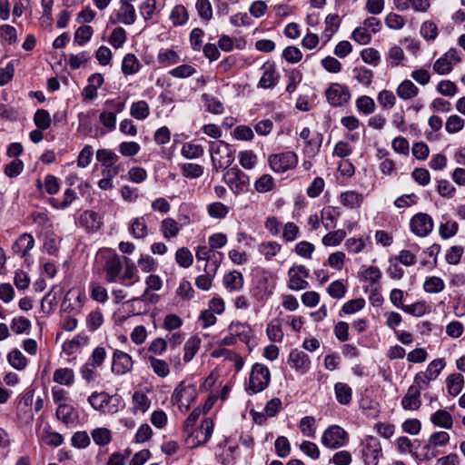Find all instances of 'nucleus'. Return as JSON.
Instances as JSON below:
<instances>
[{"label":"nucleus","instance_id":"28","mask_svg":"<svg viewBox=\"0 0 465 465\" xmlns=\"http://www.w3.org/2000/svg\"><path fill=\"white\" fill-rule=\"evenodd\" d=\"M282 250V245L274 241L262 242L258 245V252L268 261L276 256Z\"/></svg>","mask_w":465,"mask_h":465},{"label":"nucleus","instance_id":"24","mask_svg":"<svg viewBox=\"0 0 465 465\" xmlns=\"http://www.w3.org/2000/svg\"><path fill=\"white\" fill-rule=\"evenodd\" d=\"M229 332H232L235 338H239L242 341L249 344L252 337V330L248 324L241 322H232L228 327Z\"/></svg>","mask_w":465,"mask_h":465},{"label":"nucleus","instance_id":"38","mask_svg":"<svg viewBox=\"0 0 465 465\" xmlns=\"http://www.w3.org/2000/svg\"><path fill=\"white\" fill-rule=\"evenodd\" d=\"M289 282L288 287L293 291H301L304 290L309 286V282L301 275H298V272H295V269H289L288 271Z\"/></svg>","mask_w":465,"mask_h":465},{"label":"nucleus","instance_id":"10","mask_svg":"<svg viewBox=\"0 0 465 465\" xmlns=\"http://www.w3.org/2000/svg\"><path fill=\"white\" fill-rule=\"evenodd\" d=\"M433 225L432 218L424 213L415 214L410 222L411 232L419 237L427 236L432 231Z\"/></svg>","mask_w":465,"mask_h":465},{"label":"nucleus","instance_id":"7","mask_svg":"<svg viewBox=\"0 0 465 465\" xmlns=\"http://www.w3.org/2000/svg\"><path fill=\"white\" fill-rule=\"evenodd\" d=\"M226 183L235 194H240L248 190L249 176L238 167L229 169L223 176Z\"/></svg>","mask_w":465,"mask_h":465},{"label":"nucleus","instance_id":"52","mask_svg":"<svg viewBox=\"0 0 465 465\" xmlns=\"http://www.w3.org/2000/svg\"><path fill=\"white\" fill-rule=\"evenodd\" d=\"M341 201L345 206L350 208H356L359 207L361 203L362 196L354 191H349L341 193Z\"/></svg>","mask_w":465,"mask_h":465},{"label":"nucleus","instance_id":"13","mask_svg":"<svg viewBox=\"0 0 465 465\" xmlns=\"http://www.w3.org/2000/svg\"><path fill=\"white\" fill-rule=\"evenodd\" d=\"M103 269L105 272V281L107 282H118L123 270L120 256L116 253L106 256Z\"/></svg>","mask_w":465,"mask_h":465},{"label":"nucleus","instance_id":"62","mask_svg":"<svg viewBox=\"0 0 465 465\" xmlns=\"http://www.w3.org/2000/svg\"><path fill=\"white\" fill-rule=\"evenodd\" d=\"M202 97L210 113L214 114H221L223 113V105L217 98L207 94H203Z\"/></svg>","mask_w":465,"mask_h":465},{"label":"nucleus","instance_id":"21","mask_svg":"<svg viewBox=\"0 0 465 465\" xmlns=\"http://www.w3.org/2000/svg\"><path fill=\"white\" fill-rule=\"evenodd\" d=\"M401 406L408 411H417L421 406L420 392L414 385L408 388L407 393L401 400Z\"/></svg>","mask_w":465,"mask_h":465},{"label":"nucleus","instance_id":"31","mask_svg":"<svg viewBox=\"0 0 465 465\" xmlns=\"http://www.w3.org/2000/svg\"><path fill=\"white\" fill-rule=\"evenodd\" d=\"M9 364L17 371H23L28 364V360L18 349H14L7 354Z\"/></svg>","mask_w":465,"mask_h":465},{"label":"nucleus","instance_id":"29","mask_svg":"<svg viewBox=\"0 0 465 465\" xmlns=\"http://www.w3.org/2000/svg\"><path fill=\"white\" fill-rule=\"evenodd\" d=\"M334 392L336 400L340 404L348 405L351 402L352 390L347 383H336L334 386Z\"/></svg>","mask_w":465,"mask_h":465},{"label":"nucleus","instance_id":"9","mask_svg":"<svg viewBox=\"0 0 465 465\" xmlns=\"http://www.w3.org/2000/svg\"><path fill=\"white\" fill-rule=\"evenodd\" d=\"M328 103L333 106H342L351 99V92L348 86L338 83H332L325 91Z\"/></svg>","mask_w":465,"mask_h":465},{"label":"nucleus","instance_id":"25","mask_svg":"<svg viewBox=\"0 0 465 465\" xmlns=\"http://www.w3.org/2000/svg\"><path fill=\"white\" fill-rule=\"evenodd\" d=\"M430 421L434 426L444 429H450L453 424L451 414L445 410H439L432 413L430 416Z\"/></svg>","mask_w":465,"mask_h":465},{"label":"nucleus","instance_id":"20","mask_svg":"<svg viewBox=\"0 0 465 465\" xmlns=\"http://www.w3.org/2000/svg\"><path fill=\"white\" fill-rule=\"evenodd\" d=\"M34 246V237L30 233H23L14 242L12 251L14 253L20 254L22 258H25Z\"/></svg>","mask_w":465,"mask_h":465},{"label":"nucleus","instance_id":"46","mask_svg":"<svg viewBox=\"0 0 465 465\" xmlns=\"http://www.w3.org/2000/svg\"><path fill=\"white\" fill-rule=\"evenodd\" d=\"M134 412L140 411L145 412L151 406V401L143 391H137L133 395Z\"/></svg>","mask_w":465,"mask_h":465},{"label":"nucleus","instance_id":"50","mask_svg":"<svg viewBox=\"0 0 465 465\" xmlns=\"http://www.w3.org/2000/svg\"><path fill=\"white\" fill-rule=\"evenodd\" d=\"M366 302L363 298H357L353 300H350L346 302L341 310L340 316H341L342 313L344 314H352L355 313L361 309L364 308Z\"/></svg>","mask_w":465,"mask_h":465},{"label":"nucleus","instance_id":"8","mask_svg":"<svg viewBox=\"0 0 465 465\" xmlns=\"http://www.w3.org/2000/svg\"><path fill=\"white\" fill-rule=\"evenodd\" d=\"M268 162L274 172L284 173L297 165L298 156L294 152L288 151L270 155Z\"/></svg>","mask_w":465,"mask_h":465},{"label":"nucleus","instance_id":"19","mask_svg":"<svg viewBox=\"0 0 465 465\" xmlns=\"http://www.w3.org/2000/svg\"><path fill=\"white\" fill-rule=\"evenodd\" d=\"M219 267V261H213V267L208 268L207 264H204L203 271L204 274L199 275L195 279V285L198 289L203 291H208L212 287L213 278L216 274V271Z\"/></svg>","mask_w":465,"mask_h":465},{"label":"nucleus","instance_id":"33","mask_svg":"<svg viewBox=\"0 0 465 465\" xmlns=\"http://www.w3.org/2000/svg\"><path fill=\"white\" fill-rule=\"evenodd\" d=\"M397 94L403 100H409L417 96L419 93L418 87L410 80H404L398 86Z\"/></svg>","mask_w":465,"mask_h":465},{"label":"nucleus","instance_id":"16","mask_svg":"<svg viewBox=\"0 0 465 465\" xmlns=\"http://www.w3.org/2000/svg\"><path fill=\"white\" fill-rule=\"evenodd\" d=\"M133 368L132 357L126 352L115 351L113 357L112 371L117 375H123Z\"/></svg>","mask_w":465,"mask_h":465},{"label":"nucleus","instance_id":"57","mask_svg":"<svg viewBox=\"0 0 465 465\" xmlns=\"http://www.w3.org/2000/svg\"><path fill=\"white\" fill-rule=\"evenodd\" d=\"M126 41V32L123 27L114 28L108 39V42L116 49L123 46Z\"/></svg>","mask_w":465,"mask_h":465},{"label":"nucleus","instance_id":"56","mask_svg":"<svg viewBox=\"0 0 465 465\" xmlns=\"http://www.w3.org/2000/svg\"><path fill=\"white\" fill-rule=\"evenodd\" d=\"M346 236L344 230H337L331 232L323 236L322 243L325 246H336L339 245Z\"/></svg>","mask_w":465,"mask_h":465},{"label":"nucleus","instance_id":"64","mask_svg":"<svg viewBox=\"0 0 465 465\" xmlns=\"http://www.w3.org/2000/svg\"><path fill=\"white\" fill-rule=\"evenodd\" d=\"M157 59L158 63L164 66L177 64L180 61L178 54L173 49H167L163 52H160Z\"/></svg>","mask_w":465,"mask_h":465},{"label":"nucleus","instance_id":"54","mask_svg":"<svg viewBox=\"0 0 465 465\" xmlns=\"http://www.w3.org/2000/svg\"><path fill=\"white\" fill-rule=\"evenodd\" d=\"M354 78L361 84L369 86L373 78V73L371 70L366 67H355L353 69Z\"/></svg>","mask_w":465,"mask_h":465},{"label":"nucleus","instance_id":"3","mask_svg":"<svg viewBox=\"0 0 465 465\" xmlns=\"http://www.w3.org/2000/svg\"><path fill=\"white\" fill-rule=\"evenodd\" d=\"M213 420H203L198 429L185 431L187 434L184 439L185 445L190 449H194L200 445L205 444L213 434Z\"/></svg>","mask_w":465,"mask_h":465},{"label":"nucleus","instance_id":"39","mask_svg":"<svg viewBox=\"0 0 465 465\" xmlns=\"http://www.w3.org/2000/svg\"><path fill=\"white\" fill-rule=\"evenodd\" d=\"M130 233L136 239H143L148 234V228L143 217L133 220L130 226Z\"/></svg>","mask_w":465,"mask_h":465},{"label":"nucleus","instance_id":"1","mask_svg":"<svg viewBox=\"0 0 465 465\" xmlns=\"http://www.w3.org/2000/svg\"><path fill=\"white\" fill-rule=\"evenodd\" d=\"M88 401L94 410L104 414L116 413L124 407L121 395L116 393L109 395L105 391L92 393L88 398Z\"/></svg>","mask_w":465,"mask_h":465},{"label":"nucleus","instance_id":"49","mask_svg":"<svg viewBox=\"0 0 465 465\" xmlns=\"http://www.w3.org/2000/svg\"><path fill=\"white\" fill-rule=\"evenodd\" d=\"M176 262L183 268H189L193 262V256L186 247L179 248L175 253Z\"/></svg>","mask_w":465,"mask_h":465},{"label":"nucleus","instance_id":"40","mask_svg":"<svg viewBox=\"0 0 465 465\" xmlns=\"http://www.w3.org/2000/svg\"><path fill=\"white\" fill-rule=\"evenodd\" d=\"M266 333L270 341L273 342H281L283 339V331L281 322L278 319L270 322L266 328Z\"/></svg>","mask_w":465,"mask_h":465},{"label":"nucleus","instance_id":"22","mask_svg":"<svg viewBox=\"0 0 465 465\" xmlns=\"http://www.w3.org/2000/svg\"><path fill=\"white\" fill-rule=\"evenodd\" d=\"M450 441V435L446 431H437L430 435L429 439L430 444L425 445L422 450L425 451L422 455L424 459L430 460L433 457H435V453L431 452L430 454V446H444Z\"/></svg>","mask_w":465,"mask_h":465},{"label":"nucleus","instance_id":"6","mask_svg":"<svg viewBox=\"0 0 465 465\" xmlns=\"http://www.w3.org/2000/svg\"><path fill=\"white\" fill-rule=\"evenodd\" d=\"M349 440V434L338 425H331L324 430L322 436V443L329 449L343 447Z\"/></svg>","mask_w":465,"mask_h":465},{"label":"nucleus","instance_id":"27","mask_svg":"<svg viewBox=\"0 0 465 465\" xmlns=\"http://www.w3.org/2000/svg\"><path fill=\"white\" fill-rule=\"evenodd\" d=\"M447 390L451 396L460 393L464 385V377L460 373H452L446 379Z\"/></svg>","mask_w":465,"mask_h":465},{"label":"nucleus","instance_id":"30","mask_svg":"<svg viewBox=\"0 0 465 465\" xmlns=\"http://www.w3.org/2000/svg\"><path fill=\"white\" fill-rule=\"evenodd\" d=\"M223 283L230 291H239L243 285V276L240 272L232 271L224 275Z\"/></svg>","mask_w":465,"mask_h":465},{"label":"nucleus","instance_id":"42","mask_svg":"<svg viewBox=\"0 0 465 465\" xmlns=\"http://www.w3.org/2000/svg\"><path fill=\"white\" fill-rule=\"evenodd\" d=\"M170 19L175 26L184 25L189 19L186 8L183 5H175L171 12Z\"/></svg>","mask_w":465,"mask_h":465},{"label":"nucleus","instance_id":"44","mask_svg":"<svg viewBox=\"0 0 465 465\" xmlns=\"http://www.w3.org/2000/svg\"><path fill=\"white\" fill-rule=\"evenodd\" d=\"M96 160L104 167H110L119 160V156L112 150L99 149L96 152Z\"/></svg>","mask_w":465,"mask_h":465},{"label":"nucleus","instance_id":"63","mask_svg":"<svg viewBox=\"0 0 465 465\" xmlns=\"http://www.w3.org/2000/svg\"><path fill=\"white\" fill-rule=\"evenodd\" d=\"M199 16L205 21L213 17V7L209 0H197L195 5Z\"/></svg>","mask_w":465,"mask_h":465},{"label":"nucleus","instance_id":"4","mask_svg":"<svg viewBox=\"0 0 465 465\" xmlns=\"http://www.w3.org/2000/svg\"><path fill=\"white\" fill-rule=\"evenodd\" d=\"M361 454L365 465H378L382 457L381 445L378 438L366 436L361 441Z\"/></svg>","mask_w":465,"mask_h":465},{"label":"nucleus","instance_id":"45","mask_svg":"<svg viewBox=\"0 0 465 465\" xmlns=\"http://www.w3.org/2000/svg\"><path fill=\"white\" fill-rule=\"evenodd\" d=\"M34 123L40 130H46L51 126L52 118L48 111L38 109L34 114Z\"/></svg>","mask_w":465,"mask_h":465},{"label":"nucleus","instance_id":"12","mask_svg":"<svg viewBox=\"0 0 465 465\" xmlns=\"http://www.w3.org/2000/svg\"><path fill=\"white\" fill-rule=\"evenodd\" d=\"M460 62L458 51L450 48L433 64V70L439 74H448L451 72L453 64Z\"/></svg>","mask_w":465,"mask_h":465},{"label":"nucleus","instance_id":"36","mask_svg":"<svg viewBox=\"0 0 465 465\" xmlns=\"http://www.w3.org/2000/svg\"><path fill=\"white\" fill-rule=\"evenodd\" d=\"M161 232L165 239L174 238L180 232V225L173 218H166L161 223Z\"/></svg>","mask_w":465,"mask_h":465},{"label":"nucleus","instance_id":"37","mask_svg":"<svg viewBox=\"0 0 465 465\" xmlns=\"http://www.w3.org/2000/svg\"><path fill=\"white\" fill-rule=\"evenodd\" d=\"M53 380L61 385L70 386L74 381V374L72 369L61 368L54 371Z\"/></svg>","mask_w":465,"mask_h":465},{"label":"nucleus","instance_id":"47","mask_svg":"<svg viewBox=\"0 0 465 465\" xmlns=\"http://www.w3.org/2000/svg\"><path fill=\"white\" fill-rule=\"evenodd\" d=\"M203 147L193 142L186 143L183 145L182 155L187 159H195L203 156Z\"/></svg>","mask_w":465,"mask_h":465},{"label":"nucleus","instance_id":"35","mask_svg":"<svg viewBox=\"0 0 465 465\" xmlns=\"http://www.w3.org/2000/svg\"><path fill=\"white\" fill-rule=\"evenodd\" d=\"M140 69V62L134 54L124 55L122 62V72L124 75L136 74Z\"/></svg>","mask_w":465,"mask_h":465},{"label":"nucleus","instance_id":"58","mask_svg":"<svg viewBox=\"0 0 465 465\" xmlns=\"http://www.w3.org/2000/svg\"><path fill=\"white\" fill-rule=\"evenodd\" d=\"M465 121L459 115H450L445 124V129L449 134H456L463 129Z\"/></svg>","mask_w":465,"mask_h":465},{"label":"nucleus","instance_id":"14","mask_svg":"<svg viewBox=\"0 0 465 465\" xmlns=\"http://www.w3.org/2000/svg\"><path fill=\"white\" fill-rule=\"evenodd\" d=\"M196 390L193 385H185L181 382L174 390L173 399L177 402L179 408L184 407L186 411L190 408V402L195 398Z\"/></svg>","mask_w":465,"mask_h":465},{"label":"nucleus","instance_id":"34","mask_svg":"<svg viewBox=\"0 0 465 465\" xmlns=\"http://www.w3.org/2000/svg\"><path fill=\"white\" fill-rule=\"evenodd\" d=\"M322 141V134L320 133L315 134L310 140L306 142V145L304 147V153L309 158L315 157L320 152Z\"/></svg>","mask_w":465,"mask_h":465},{"label":"nucleus","instance_id":"43","mask_svg":"<svg viewBox=\"0 0 465 465\" xmlns=\"http://www.w3.org/2000/svg\"><path fill=\"white\" fill-rule=\"evenodd\" d=\"M148 361L151 368L157 376L165 378L170 373L169 365L165 361L157 359L153 356H149Z\"/></svg>","mask_w":465,"mask_h":465},{"label":"nucleus","instance_id":"15","mask_svg":"<svg viewBox=\"0 0 465 465\" xmlns=\"http://www.w3.org/2000/svg\"><path fill=\"white\" fill-rule=\"evenodd\" d=\"M263 71L262 75L259 81L258 87L263 89L273 88L279 81V74L276 71L274 63L266 62L262 66Z\"/></svg>","mask_w":465,"mask_h":465},{"label":"nucleus","instance_id":"48","mask_svg":"<svg viewBox=\"0 0 465 465\" xmlns=\"http://www.w3.org/2000/svg\"><path fill=\"white\" fill-rule=\"evenodd\" d=\"M445 284L442 279L431 276L425 280L423 289L428 293H439L444 290Z\"/></svg>","mask_w":465,"mask_h":465},{"label":"nucleus","instance_id":"51","mask_svg":"<svg viewBox=\"0 0 465 465\" xmlns=\"http://www.w3.org/2000/svg\"><path fill=\"white\" fill-rule=\"evenodd\" d=\"M91 434L94 441L99 446H105L112 440L111 431L106 428H96Z\"/></svg>","mask_w":465,"mask_h":465},{"label":"nucleus","instance_id":"55","mask_svg":"<svg viewBox=\"0 0 465 465\" xmlns=\"http://www.w3.org/2000/svg\"><path fill=\"white\" fill-rule=\"evenodd\" d=\"M91 297L98 302H105L108 300L106 289L98 282H92L90 283Z\"/></svg>","mask_w":465,"mask_h":465},{"label":"nucleus","instance_id":"60","mask_svg":"<svg viewBox=\"0 0 465 465\" xmlns=\"http://www.w3.org/2000/svg\"><path fill=\"white\" fill-rule=\"evenodd\" d=\"M94 30L92 26L90 25H82L80 26L74 33V43H76L79 45H84L85 43H87L92 35H93Z\"/></svg>","mask_w":465,"mask_h":465},{"label":"nucleus","instance_id":"11","mask_svg":"<svg viewBox=\"0 0 465 465\" xmlns=\"http://www.w3.org/2000/svg\"><path fill=\"white\" fill-rule=\"evenodd\" d=\"M121 6L119 10L113 14L109 20L112 25L118 23L130 25L134 24L136 20L135 9L130 1L120 0Z\"/></svg>","mask_w":465,"mask_h":465},{"label":"nucleus","instance_id":"26","mask_svg":"<svg viewBox=\"0 0 465 465\" xmlns=\"http://www.w3.org/2000/svg\"><path fill=\"white\" fill-rule=\"evenodd\" d=\"M202 340L197 335L190 337L183 347L184 354H183V361L190 362L195 354L198 352L201 346Z\"/></svg>","mask_w":465,"mask_h":465},{"label":"nucleus","instance_id":"53","mask_svg":"<svg viewBox=\"0 0 465 465\" xmlns=\"http://www.w3.org/2000/svg\"><path fill=\"white\" fill-rule=\"evenodd\" d=\"M207 211L212 218L223 219L228 214L229 208L221 202H215L208 205Z\"/></svg>","mask_w":465,"mask_h":465},{"label":"nucleus","instance_id":"41","mask_svg":"<svg viewBox=\"0 0 465 465\" xmlns=\"http://www.w3.org/2000/svg\"><path fill=\"white\" fill-rule=\"evenodd\" d=\"M150 114V108L147 102L141 100L133 103L130 108V114L137 120H144Z\"/></svg>","mask_w":465,"mask_h":465},{"label":"nucleus","instance_id":"32","mask_svg":"<svg viewBox=\"0 0 465 465\" xmlns=\"http://www.w3.org/2000/svg\"><path fill=\"white\" fill-rule=\"evenodd\" d=\"M55 414L57 419L64 424L73 423L75 419L74 408L67 403H60Z\"/></svg>","mask_w":465,"mask_h":465},{"label":"nucleus","instance_id":"17","mask_svg":"<svg viewBox=\"0 0 465 465\" xmlns=\"http://www.w3.org/2000/svg\"><path fill=\"white\" fill-rule=\"evenodd\" d=\"M288 362L301 373L307 372L311 368V361L308 354L298 349H294L290 352Z\"/></svg>","mask_w":465,"mask_h":465},{"label":"nucleus","instance_id":"23","mask_svg":"<svg viewBox=\"0 0 465 465\" xmlns=\"http://www.w3.org/2000/svg\"><path fill=\"white\" fill-rule=\"evenodd\" d=\"M221 255L222 253L217 252L213 251L211 247H207L205 245L199 246L195 253L197 261L205 262L204 264H207L208 268L213 267V261L218 260L220 262V258L218 256Z\"/></svg>","mask_w":465,"mask_h":465},{"label":"nucleus","instance_id":"2","mask_svg":"<svg viewBox=\"0 0 465 465\" xmlns=\"http://www.w3.org/2000/svg\"><path fill=\"white\" fill-rule=\"evenodd\" d=\"M211 160L213 170L219 173L220 170L227 169L234 161V151L231 145L224 141L211 142L209 144Z\"/></svg>","mask_w":465,"mask_h":465},{"label":"nucleus","instance_id":"61","mask_svg":"<svg viewBox=\"0 0 465 465\" xmlns=\"http://www.w3.org/2000/svg\"><path fill=\"white\" fill-rule=\"evenodd\" d=\"M0 38L9 45H15L17 42L16 29L10 25H3L0 26Z\"/></svg>","mask_w":465,"mask_h":465},{"label":"nucleus","instance_id":"18","mask_svg":"<svg viewBox=\"0 0 465 465\" xmlns=\"http://www.w3.org/2000/svg\"><path fill=\"white\" fill-rule=\"evenodd\" d=\"M78 223L89 232H94L100 229L103 224L100 215L92 210L83 212L79 217Z\"/></svg>","mask_w":465,"mask_h":465},{"label":"nucleus","instance_id":"5","mask_svg":"<svg viewBox=\"0 0 465 465\" xmlns=\"http://www.w3.org/2000/svg\"><path fill=\"white\" fill-rule=\"evenodd\" d=\"M271 381V373L265 365L255 363L251 371L249 377L248 390L257 393L265 390Z\"/></svg>","mask_w":465,"mask_h":465},{"label":"nucleus","instance_id":"59","mask_svg":"<svg viewBox=\"0 0 465 465\" xmlns=\"http://www.w3.org/2000/svg\"><path fill=\"white\" fill-rule=\"evenodd\" d=\"M357 109L364 114H370L375 110V103L373 99L367 95L360 96L356 100Z\"/></svg>","mask_w":465,"mask_h":465}]
</instances>
